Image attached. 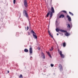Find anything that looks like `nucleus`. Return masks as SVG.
<instances>
[{
	"mask_svg": "<svg viewBox=\"0 0 78 78\" xmlns=\"http://www.w3.org/2000/svg\"><path fill=\"white\" fill-rule=\"evenodd\" d=\"M51 11H49L48 12L47 15H46V17H48V16L50 14V19H51V17H52V15H53V13H55V10L54 8L53 7H51Z\"/></svg>",
	"mask_w": 78,
	"mask_h": 78,
	"instance_id": "obj_1",
	"label": "nucleus"
},
{
	"mask_svg": "<svg viewBox=\"0 0 78 78\" xmlns=\"http://www.w3.org/2000/svg\"><path fill=\"white\" fill-rule=\"evenodd\" d=\"M31 33H32L33 37L35 39H37V35H36V34H35L33 30H31Z\"/></svg>",
	"mask_w": 78,
	"mask_h": 78,
	"instance_id": "obj_2",
	"label": "nucleus"
},
{
	"mask_svg": "<svg viewBox=\"0 0 78 78\" xmlns=\"http://www.w3.org/2000/svg\"><path fill=\"white\" fill-rule=\"evenodd\" d=\"M56 31L57 32H59V31H60L62 32V33H67V31L66 30H65L62 29H56Z\"/></svg>",
	"mask_w": 78,
	"mask_h": 78,
	"instance_id": "obj_3",
	"label": "nucleus"
},
{
	"mask_svg": "<svg viewBox=\"0 0 78 78\" xmlns=\"http://www.w3.org/2000/svg\"><path fill=\"white\" fill-rule=\"evenodd\" d=\"M58 53L60 54L61 58H64V55L62 54V51H59V49H58Z\"/></svg>",
	"mask_w": 78,
	"mask_h": 78,
	"instance_id": "obj_4",
	"label": "nucleus"
},
{
	"mask_svg": "<svg viewBox=\"0 0 78 78\" xmlns=\"http://www.w3.org/2000/svg\"><path fill=\"white\" fill-rule=\"evenodd\" d=\"M29 51L30 54H32L33 53V48L31 47V45L30 46Z\"/></svg>",
	"mask_w": 78,
	"mask_h": 78,
	"instance_id": "obj_5",
	"label": "nucleus"
},
{
	"mask_svg": "<svg viewBox=\"0 0 78 78\" xmlns=\"http://www.w3.org/2000/svg\"><path fill=\"white\" fill-rule=\"evenodd\" d=\"M24 5L25 7H26V8L28 6V4L27 2V0H24Z\"/></svg>",
	"mask_w": 78,
	"mask_h": 78,
	"instance_id": "obj_6",
	"label": "nucleus"
},
{
	"mask_svg": "<svg viewBox=\"0 0 78 78\" xmlns=\"http://www.w3.org/2000/svg\"><path fill=\"white\" fill-rule=\"evenodd\" d=\"M23 14L25 16H26V17H28V14L27 13V11H26V10H24Z\"/></svg>",
	"mask_w": 78,
	"mask_h": 78,
	"instance_id": "obj_7",
	"label": "nucleus"
},
{
	"mask_svg": "<svg viewBox=\"0 0 78 78\" xmlns=\"http://www.w3.org/2000/svg\"><path fill=\"white\" fill-rule=\"evenodd\" d=\"M58 67L60 69V70L61 71H62V66L61 64H59L58 65Z\"/></svg>",
	"mask_w": 78,
	"mask_h": 78,
	"instance_id": "obj_8",
	"label": "nucleus"
},
{
	"mask_svg": "<svg viewBox=\"0 0 78 78\" xmlns=\"http://www.w3.org/2000/svg\"><path fill=\"white\" fill-rule=\"evenodd\" d=\"M41 58H43V59H45V55L43 52L41 53Z\"/></svg>",
	"mask_w": 78,
	"mask_h": 78,
	"instance_id": "obj_9",
	"label": "nucleus"
},
{
	"mask_svg": "<svg viewBox=\"0 0 78 78\" xmlns=\"http://www.w3.org/2000/svg\"><path fill=\"white\" fill-rule=\"evenodd\" d=\"M67 18H68V20L69 21H71V18L69 15H67L66 16Z\"/></svg>",
	"mask_w": 78,
	"mask_h": 78,
	"instance_id": "obj_10",
	"label": "nucleus"
},
{
	"mask_svg": "<svg viewBox=\"0 0 78 78\" xmlns=\"http://www.w3.org/2000/svg\"><path fill=\"white\" fill-rule=\"evenodd\" d=\"M64 17H65L64 15L62 14L60 15V16H59V18H64Z\"/></svg>",
	"mask_w": 78,
	"mask_h": 78,
	"instance_id": "obj_11",
	"label": "nucleus"
},
{
	"mask_svg": "<svg viewBox=\"0 0 78 78\" xmlns=\"http://www.w3.org/2000/svg\"><path fill=\"white\" fill-rule=\"evenodd\" d=\"M65 35L66 36H70V34L68 33H66L65 34Z\"/></svg>",
	"mask_w": 78,
	"mask_h": 78,
	"instance_id": "obj_12",
	"label": "nucleus"
},
{
	"mask_svg": "<svg viewBox=\"0 0 78 78\" xmlns=\"http://www.w3.org/2000/svg\"><path fill=\"white\" fill-rule=\"evenodd\" d=\"M63 47H65L66 46V42H64V43H63Z\"/></svg>",
	"mask_w": 78,
	"mask_h": 78,
	"instance_id": "obj_13",
	"label": "nucleus"
},
{
	"mask_svg": "<svg viewBox=\"0 0 78 78\" xmlns=\"http://www.w3.org/2000/svg\"><path fill=\"white\" fill-rule=\"evenodd\" d=\"M24 51L25 52H26V53H27V52H28V50L27 49H25L24 50Z\"/></svg>",
	"mask_w": 78,
	"mask_h": 78,
	"instance_id": "obj_14",
	"label": "nucleus"
},
{
	"mask_svg": "<svg viewBox=\"0 0 78 78\" xmlns=\"http://www.w3.org/2000/svg\"><path fill=\"white\" fill-rule=\"evenodd\" d=\"M47 54L48 55V56H50V57L51 58V55H50V53L49 52H47Z\"/></svg>",
	"mask_w": 78,
	"mask_h": 78,
	"instance_id": "obj_15",
	"label": "nucleus"
},
{
	"mask_svg": "<svg viewBox=\"0 0 78 78\" xmlns=\"http://www.w3.org/2000/svg\"><path fill=\"white\" fill-rule=\"evenodd\" d=\"M19 78H23V76H22V75L20 74V76H19Z\"/></svg>",
	"mask_w": 78,
	"mask_h": 78,
	"instance_id": "obj_16",
	"label": "nucleus"
},
{
	"mask_svg": "<svg viewBox=\"0 0 78 78\" xmlns=\"http://www.w3.org/2000/svg\"><path fill=\"white\" fill-rule=\"evenodd\" d=\"M69 13L70 14V15H71V16H73V13H72L70 12H69Z\"/></svg>",
	"mask_w": 78,
	"mask_h": 78,
	"instance_id": "obj_17",
	"label": "nucleus"
},
{
	"mask_svg": "<svg viewBox=\"0 0 78 78\" xmlns=\"http://www.w3.org/2000/svg\"><path fill=\"white\" fill-rule=\"evenodd\" d=\"M53 49V47H52L51 48V49H50V51H52Z\"/></svg>",
	"mask_w": 78,
	"mask_h": 78,
	"instance_id": "obj_18",
	"label": "nucleus"
},
{
	"mask_svg": "<svg viewBox=\"0 0 78 78\" xmlns=\"http://www.w3.org/2000/svg\"><path fill=\"white\" fill-rule=\"evenodd\" d=\"M62 12H64V13H66L67 12H66V11H62Z\"/></svg>",
	"mask_w": 78,
	"mask_h": 78,
	"instance_id": "obj_19",
	"label": "nucleus"
},
{
	"mask_svg": "<svg viewBox=\"0 0 78 78\" xmlns=\"http://www.w3.org/2000/svg\"><path fill=\"white\" fill-rule=\"evenodd\" d=\"M48 33L49 35H50V34H51V33H50V31L48 30Z\"/></svg>",
	"mask_w": 78,
	"mask_h": 78,
	"instance_id": "obj_20",
	"label": "nucleus"
},
{
	"mask_svg": "<svg viewBox=\"0 0 78 78\" xmlns=\"http://www.w3.org/2000/svg\"><path fill=\"white\" fill-rule=\"evenodd\" d=\"M13 2L14 4H15V3H16V0H13Z\"/></svg>",
	"mask_w": 78,
	"mask_h": 78,
	"instance_id": "obj_21",
	"label": "nucleus"
},
{
	"mask_svg": "<svg viewBox=\"0 0 78 78\" xmlns=\"http://www.w3.org/2000/svg\"><path fill=\"white\" fill-rule=\"evenodd\" d=\"M51 67H53V66H54V65L53 64H51Z\"/></svg>",
	"mask_w": 78,
	"mask_h": 78,
	"instance_id": "obj_22",
	"label": "nucleus"
},
{
	"mask_svg": "<svg viewBox=\"0 0 78 78\" xmlns=\"http://www.w3.org/2000/svg\"><path fill=\"white\" fill-rule=\"evenodd\" d=\"M49 36H51V37H53V35H51V34H50V35H49Z\"/></svg>",
	"mask_w": 78,
	"mask_h": 78,
	"instance_id": "obj_23",
	"label": "nucleus"
},
{
	"mask_svg": "<svg viewBox=\"0 0 78 78\" xmlns=\"http://www.w3.org/2000/svg\"><path fill=\"white\" fill-rule=\"evenodd\" d=\"M68 28H70V25L69 24L68 25Z\"/></svg>",
	"mask_w": 78,
	"mask_h": 78,
	"instance_id": "obj_24",
	"label": "nucleus"
},
{
	"mask_svg": "<svg viewBox=\"0 0 78 78\" xmlns=\"http://www.w3.org/2000/svg\"><path fill=\"white\" fill-rule=\"evenodd\" d=\"M28 35H30V32H28Z\"/></svg>",
	"mask_w": 78,
	"mask_h": 78,
	"instance_id": "obj_25",
	"label": "nucleus"
},
{
	"mask_svg": "<svg viewBox=\"0 0 78 78\" xmlns=\"http://www.w3.org/2000/svg\"><path fill=\"white\" fill-rule=\"evenodd\" d=\"M28 29H29V27H27V30H28Z\"/></svg>",
	"mask_w": 78,
	"mask_h": 78,
	"instance_id": "obj_26",
	"label": "nucleus"
},
{
	"mask_svg": "<svg viewBox=\"0 0 78 78\" xmlns=\"http://www.w3.org/2000/svg\"><path fill=\"white\" fill-rule=\"evenodd\" d=\"M37 49L38 50H40V48H39V47L37 48Z\"/></svg>",
	"mask_w": 78,
	"mask_h": 78,
	"instance_id": "obj_27",
	"label": "nucleus"
},
{
	"mask_svg": "<svg viewBox=\"0 0 78 78\" xmlns=\"http://www.w3.org/2000/svg\"><path fill=\"white\" fill-rule=\"evenodd\" d=\"M7 73H9V71H7Z\"/></svg>",
	"mask_w": 78,
	"mask_h": 78,
	"instance_id": "obj_28",
	"label": "nucleus"
},
{
	"mask_svg": "<svg viewBox=\"0 0 78 78\" xmlns=\"http://www.w3.org/2000/svg\"><path fill=\"white\" fill-rule=\"evenodd\" d=\"M57 36H58V35H59V34H57Z\"/></svg>",
	"mask_w": 78,
	"mask_h": 78,
	"instance_id": "obj_29",
	"label": "nucleus"
},
{
	"mask_svg": "<svg viewBox=\"0 0 78 78\" xmlns=\"http://www.w3.org/2000/svg\"><path fill=\"white\" fill-rule=\"evenodd\" d=\"M26 29H27V27H26Z\"/></svg>",
	"mask_w": 78,
	"mask_h": 78,
	"instance_id": "obj_30",
	"label": "nucleus"
}]
</instances>
